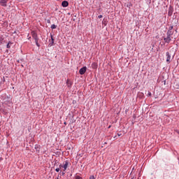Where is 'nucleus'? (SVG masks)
<instances>
[{
  "instance_id": "8",
  "label": "nucleus",
  "mask_w": 179,
  "mask_h": 179,
  "mask_svg": "<svg viewBox=\"0 0 179 179\" xmlns=\"http://www.w3.org/2000/svg\"><path fill=\"white\" fill-rule=\"evenodd\" d=\"M32 37L34 40H38V36H37V33L34 31L32 32Z\"/></svg>"
},
{
  "instance_id": "9",
  "label": "nucleus",
  "mask_w": 179,
  "mask_h": 179,
  "mask_svg": "<svg viewBox=\"0 0 179 179\" xmlns=\"http://www.w3.org/2000/svg\"><path fill=\"white\" fill-rule=\"evenodd\" d=\"M50 37H51V42L50 43L49 45L50 47H52V45H54V41H55V39L54 38L52 37V34H50Z\"/></svg>"
},
{
  "instance_id": "14",
  "label": "nucleus",
  "mask_w": 179,
  "mask_h": 179,
  "mask_svg": "<svg viewBox=\"0 0 179 179\" xmlns=\"http://www.w3.org/2000/svg\"><path fill=\"white\" fill-rule=\"evenodd\" d=\"M10 44H12V42L9 41L6 45V48H10Z\"/></svg>"
},
{
  "instance_id": "32",
  "label": "nucleus",
  "mask_w": 179,
  "mask_h": 179,
  "mask_svg": "<svg viewBox=\"0 0 179 179\" xmlns=\"http://www.w3.org/2000/svg\"><path fill=\"white\" fill-rule=\"evenodd\" d=\"M64 124L66 125V122H64Z\"/></svg>"
},
{
  "instance_id": "16",
  "label": "nucleus",
  "mask_w": 179,
  "mask_h": 179,
  "mask_svg": "<svg viewBox=\"0 0 179 179\" xmlns=\"http://www.w3.org/2000/svg\"><path fill=\"white\" fill-rule=\"evenodd\" d=\"M173 26H171V27H169L168 31H171V30H173Z\"/></svg>"
},
{
  "instance_id": "11",
  "label": "nucleus",
  "mask_w": 179,
  "mask_h": 179,
  "mask_svg": "<svg viewBox=\"0 0 179 179\" xmlns=\"http://www.w3.org/2000/svg\"><path fill=\"white\" fill-rule=\"evenodd\" d=\"M92 67L93 68V69H96L97 64L95 62H94L92 64Z\"/></svg>"
},
{
  "instance_id": "7",
  "label": "nucleus",
  "mask_w": 179,
  "mask_h": 179,
  "mask_svg": "<svg viewBox=\"0 0 179 179\" xmlns=\"http://www.w3.org/2000/svg\"><path fill=\"white\" fill-rule=\"evenodd\" d=\"M68 164H69V163L68 162V161H65V163L63 165V169H64V171H66V169H68Z\"/></svg>"
},
{
  "instance_id": "3",
  "label": "nucleus",
  "mask_w": 179,
  "mask_h": 179,
  "mask_svg": "<svg viewBox=\"0 0 179 179\" xmlns=\"http://www.w3.org/2000/svg\"><path fill=\"white\" fill-rule=\"evenodd\" d=\"M87 70V67L83 66L79 70L80 75H85L86 73V71Z\"/></svg>"
},
{
  "instance_id": "30",
  "label": "nucleus",
  "mask_w": 179,
  "mask_h": 179,
  "mask_svg": "<svg viewBox=\"0 0 179 179\" xmlns=\"http://www.w3.org/2000/svg\"><path fill=\"white\" fill-rule=\"evenodd\" d=\"M176 132L178 134V135H179V130H176Z\"/></svg>"
},
{
  "instance_id": "21",
  "label": "nucleus",
  "mask_w": 179,
  "mask_h": 179,
  "mask_svg": "<svg viewBox=\"0 0 179 179\" xmlns=\"http://www.w3.org/2000/svg\"><path fill=\"white\" fill-rule=\"evenodd\" d=\"M130 6H132V3H129V4H127V8H130Z\"/></svg>"
},
{
  "instance_id": "6",
  "label": "nucleus",
  "mask_w": 179,
  "mask_h": 179,
  "mask_svg": "<svg viewBox=\"0 0 179 179\" xmlns=\"http://www.w3.org/2000/svg\"><path fill=\"white\" fill-rule=\"evenodd\" d=\"M69 6V3H68V1H63L62 2V6H63V8H67V6Z\"/></svg>"
},
{
  "instance_id": "29",
  "label": "nucleus",
  "mask_w": 179,
  "mask_h": 179,
  "mask_svg": "<svg viewBox=\"0 0 179 179\" xmlns=\"http://www.w3.org/2000/svg\"><path fill=\"white\" fill-rule=\"evenodd\" d=\"M111 128V126H109L108 127V129H110Z\"/></svg>"
},
{
  "instance_id": "20",
  "label": "nucleus",
  "mask_w": 179,
  "mask_h": 179,
  "mask_svg": "<svg viewBox=\"0 0 179 179\" xmlns=\"http://www.w3.org/2000/svg\"><path fill=\"white\" fill-rule=\"evenodd\" d=\"M59 168H57L56 169H55V171H57V173H59Z\"/></svg>"
},
{
  "instance_id": "28",
  "label": "nucleus",
  "mask_w": 179,
  "mask_h": 179,
  "mask_svg": "<svg viewBox=\"0 0 179 179\" xmlns=\"http://www.w3.org/2000/svg\"><path fill=\"white\" fill-rule=\"evenodd\" d=\"M62 176H65V172H62Z\"/></svg>"
},
{
  "instance_id": "10",
  "label": "nucleus",
  "mask_w": 179,
  "mask_h": 179,
  "mask_svg": "<svg viewBox=\"0 0 179 179\" xmlns=\"http://www.w3.org/2000/svg\"><path fill=\"white\" fill-rule=\"evenodd\" d=\"M66 85L68 87H71L72 86V82L70 80H67Z\"/></svg>"
},
{
  "instance_id": "1",
  "label": "nucleus",
  "mask_w": 179,
  "mask_h": 179,
  "mask_svg": "<svg viewBox=\"0 0 179 179\" xmlns=\"http://www.w3.org/2000/svg\"><path fill=\"white\" fill-rule=\"evenodd\" d=\"M174 34V31H167L166 33V37H164V43H166V44H169L170 41H171V36Z\"/></svg>"
},
{
  "instance_id": "4",
  "label": "nucleus",
  "mask_w": 179,
  "mask_h": 179,
  "mask_svg": "<svg viewBox=\"0 0 179 179\" xmlns=\"http://www.w3.org/2000/svg\"><path fill=\"white\" fill-rule=\"evenodd\" d=\"M166 62L170 63V61L171 59V55H170V52H166Z\"/></svg>"
},
{
  "instance_id": "24",
  "label": "nucleus",
  "mask_w": 179,
  "mask_h": 179,
  "mask_svg": "<svg viewBox=\"0 0 179 179\" xmlns=\"http://www.w3.org/2000/svg\"><path fill=\"white\" fill-rule=\"evenodd\" d=\"M98 17H99V19H101V17H103V15H99Z\"/></svg>"
},
{
  "instance_id": "15",
  "label": "nucleus",
  "mask_w": 179,
  "mask_h": 179,
  "mask_svg": "<svg viewBox=\"0 0 179 179\" xmlns=\"http://www.w3.org/2000/svg\"><path fill=\"white\" fill-rule=\"evenodd\" d=\"M147 96H148V97H151L152 96V92H148Z\"/></svg>"
},
{
  "instance_id": "13",
  "label": "nucleus",
  "mask_w": 179,
  "mask_h": 179,
  "mask_svg": "<svg viewBox=\"0 0 179 179\" xmlns=\"http://www.w3.org/2000/svg\"><path fill=\"white\" fill-rule=\"evenodd\" d=\"M50 28H51L52 30H54V29H57V25H55V24H53L51 25Z\"/></svg>"
},
{
  "instance_id": "22",
  "label": "nucleus",
  "mask_w": 179,
  "mask_h": 179,
  "mask_svg": "<svg viewBox=\"0 0 179 179\" xmlns=\"http://www.w3.org/2000/svg\"><path fill=\"white\" fill-rule=\"evenodd\" d=\"M90 179H96V178H94V176H92L90 177Z\"/></svg>"
},
{
  "instance_id": "19",
  "label": "nucleus",
  "mask_w": 179,
  "mask_h": 179,
  "mask_svg": "<svg viewBox=\"0 0 179 179\" xmlns=\"http://www.w3.org/2000/svg\"><path fill=\"white\" fill-rule=\"evenodd\" d=\"M76 179H82V177L79 176H76Z\"/></svg>"
},
{
  "instance_id": "31",
  "label": "nucleus",
  "mask_w": 179,
  "mask_h": 179,
  "mask_svg": "<svg viewBox=\"0 0 179 179\" xmlns=\"http://www.w3.org/2000/svg\"><path fill=\"white\" fill-rule=\"evenodd\" d=\"M13 34H16V31H15L13 32Z\"/></svg>"
},
{
  "instance_id": "23",
  "label": "nucleus",
  "mask_w": 179,
  "mask_h": 179,
  "mask_svg": "<svg viewBox=\"0 0 179 179\" xmlns=\"http://www.w3.org/2000/svg\"><path fill=\"white\" fill-rule=\"evenodd\" d=\"M47 23H51V20H47Z\"/></svg>"
},
{
  "instance_id": "2",
  "label": "nucleus",
  "mask_w": 179,
  "mask_h": 179,
  "mask_svg": "<svg viewBox=\"0 0 179 179\" xmlns=\"http://www.w3.org/2000/svg\"><path fill=\"white\" fill-rule=\"evenodd\" d=\"M174 12V8L170 6L168 10V16L171 17L173 16V13Z\"/></svg>"
},
{
  "instance_id": "18",
  "label": "nucleus",
  "mask_w": 179,
  "mask_h": 179,
  "mask_svg": "<svg viewBox=\"0 0 179 179\" xmlns=\"http://www.w3.org/2000/svg\"><path fill=\"white\" fill-rule=\"evenodd\" d=\"M59 167V169H62V168H64V165H62V164H60Z\"/></svg>"
},
{
  "instance_id": "12",
  "label": "nucleus",
  "mask_w": 179,
  "mask_h": 179,
  "mask_svg": "<svg viewBox=\"0 0 179 179\" xmlns=\"http://www.w3.org/2000/svg\"><path fill=\"white\" fill-rule=\"evenodd\" d=\"M36 45L40 48V43H38V39H35Z\"/></svg>"
},
{
  "instance_id": "25",
  "label": "nucleus",
  "mask_w": 179,
  "mask_h": 179,
  "mask_svg": "<svg viewBox=\"0 0 179 179\" xmlns=\"http://www.w3.org/2000/svg\"><path fill=\"white\" fill-rule=\"evenodd\" d=\"M56 164H58V161H55V166L56 165Z\"/></svg>"
},
{
  "instance_id": "33",
  "label": "nucleus",
  "mask_w": 179,
  "mask_h": 179,
  "mask_svg": "<svg viewBox=\"0 0 179 179\" xmlns=\"http://www.w3.org/2000/svg\"><path fill=\"white\" fill-rule=\"evenodd\" d=\"M178 161H179V158H178ZM178 164H179V162H178Z\"/></svg>"
},
{
  "instance_id": "5",
  "label": "nucleus",
  "mask_w": 179,
  "mask_h": 179,
  "mask_svg": "<svg viewBox=\"0 0 179 179\" xmlns=\"http://www.w3.org/2000/svg\"><path fill=\"white\" fill-rule=\"evenodd\" d=\"M8 0H0V5L1 6H7Z\"/></svg>"
},
{
  "instance_id": "26",
  "label": "nucleus",
  "mask_w": 179,
  "mask_h": 179,
  "mask_svg": "<svg viewBox=\"0 0 179 179\" xmlns=\"http://www.w3.org/2000/svg\"><path fill=\"white\" fill-rule=\"evenodd\" d=\"M121 135H122V134L117 133V136H121Z\"/></svg>"
},
{
  "instance_id": "27",
  "label": "nucleus",
  "mask_w": 179,
  "mask_h": 179,
  "mask_svg": "<svg viewBox=\"0 0 179 179\" xmlns=\"http://www.w3.org/2000/svg\"><path fill=\"white\" fill-rule=\"evenodd\" d=\"M113 138L114 139H117L118 137L117 136H115Z\"/></svg>"
},
{
  "instance_id": "17",
  "label": "nucleus",
  "mask_w": 179,
  "mask_h": 179,
  "mask_svg": "<svg viewBox=\"0 0 179 179\" xmlns=\"http://www.w3.org/2000/svg\"><path fill=\"white\" fill-rule=\"evenodd\" d=\"M35 149H36V150H37V149H40V145H35Z\"/></svg>"
}]
</instances>
